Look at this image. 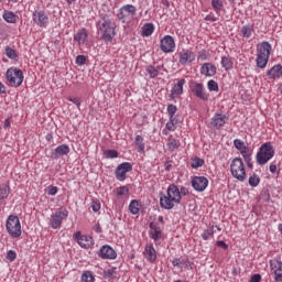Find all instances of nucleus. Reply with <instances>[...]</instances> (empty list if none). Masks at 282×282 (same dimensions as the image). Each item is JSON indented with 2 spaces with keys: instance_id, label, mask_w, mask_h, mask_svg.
I'll return each instance as SVG.
<instances>
[{
  "instance_id": "1",
  "label": "nucleus",
  "mask_w": 282,
  "mask_h": 282,
  "mask_svg": "<svg viewBox=\"0 0 282 282\" xmlns=\"http://www.w3.org/2000/svg\"><path fill=\"white\" fill-rule=\"evenodd\" d=\"M182 202V194L180 187L175 184L169 185L166 193H160V206L164 210H173L177 204Z\"/></svg>"
},
{
  "instance_id": "2",
  "label": "nucleus",
  "mask_w": 282,
  "mask_h": 282,
  "mask_svg": "<svg viewBox=\"0 0 282 282\" xmlns=\"http://www.w3.org/2000/svg\"><path fill=\"white\" fill-rule=\"evenodd\" d=\"M96 28L101 32L102 40L105 43H111L116 37V22L109 19V17H104L96 22Z\"/></svg>"
},
{
  "instance_id": "3",
  "label": "nucleus",
  "mask_w": 282,
  "mask_h": 282,
  "mask_svg": "<svg viewBox=\"0 0 282 282\" xmlns=\"http://www.w3.org/2000/svg\"><path fill=\"white\" fill-rule=\"evenodd\" d=\"M274 147L271 142H265L262 144L259 149V151L256 154V162L259 164V166H263L269 163V161L274 158Z\"/></svg>"
},
{
  "instance_id": "4",
  "label": "nucleus",
  "mask_w": 282,
  "mask_h": 282,
  "mask_svg": "<svg viewBox=\"0 0 282 282\" xmlns=\"http://www.w3.org/2000/svg\"><path fill=\"white\" fill-rule=\"evenodd\" d=\"M230 173L238 182H246L248 175L246 174V165L241 158H235L230 164Z\"/></svg>"
},
{
  "instance_id": "5",
  "label": "nucleus",
  "mask_w": 282,
  "mask_h": 282,
  "mask_svg": "<svg viewBox=\"0 0 282 282\" xmlns=\"http://www.w3.org/2000/svg\"><path fill=\"white\" fill-rule=\"evenodd\" d=\"M6 229L12 239H19L22 235L21 220L19 219V216L10 215L6 223Z\"/></svg>"
},
{
  "instance_id": "6",
  "label": "nucleus",
  "mask_w": 282,
  "mask_h": 282,
  "mask_svg": "<svg viewBox=\"0 0 282 282\" xmlns=\"http://www.w3.org/2000/svg\"><path fill=\"white\" fill-rule=\"evenodd\" d=\"M6 78L10 85V87H21L23 85V80L25 76L23 75V70L18 67L8 68L6 73Z\"/></svg>"
},
{
  "instance_id": "7",
  "label": "nucleus",
  "mask_w": 282,
  "mask_h": 282,
  "mask_svg": "<svg viewBox=\"0 0 282 282\" xmlns=\"http://www.w3.org/2000/svg\"><path fill=\"white\" fill-rule=\"evenodd\" d=\"M138 13V9L133 4H126L122 6L118 11H117V19L121 23H131L133 21V17Z\"/></svg>"
},
{
  "instance_id": "8",
  "label": "nucleus",
  "mask_w": 282,
  "mask_h": 282,
  "mask_svg": "<svg viewBox=\"0 0 282 282\" xmlns=\"http://www.w3.org/2000/svg\"><path fill=\"white\" fill-rule=\"evenodd\" d=\"M69 216V212L67 209L57 210L53 215H51L48 226L53 228V230H56L63 226V220L67 219Z\"/></svg>"
},
{
  "instance_id": "9",
  "label": "nucleus",
  "mask_w": 282,
  "mask_h": 282,
  "mask_svg": "<svg viewBox=\"0 0 282 282\" xmlns=\"http://www.w3.org/2000/svg\"><path fill=\"white\" fill-rule=\"evenodd\" d=\"M133 171V165L130 162H123L119 164L115 171V176L118 182H124L127 174Z\"/></svg>"
},
{
  "instance_id": "10",
  "label": "nucleus",
  "mask_w": 282,
  "mask_h": 282,
  "mask_svg": "<svg viewBox=\"0 0 282 282\" xmlns=\"http://www.w3.org/2000/svg\"><path fill=\"white\" fill-rule=\"evenodd\" d=\"M195 58H197V55H195V52L188 48H183L178 53V63L180 65H183V67H186V65H192Z\"/></svg>"
},
{
  "instance_id": "11",
  "label": "nucleus",
  "mask_w": 282,
  "mask_h": 282,
  "mask_svg": "<svg viewBox=\"0 0 282 282\" xmlns=\"http://www.w3.org/2000/svg\"><path fill=\"white\" fill-rule=\"evenodd\" d=\"M33 23L39 28H47L50 24V17L44 10H36L32 14Z\"/></svg>"
},
{
  "instance_id": "12",
  "label": "nucleus",
  "mask_w": 282,
  "mask_h": 282,
  "mask_svg": "<svg viewBox=\"0 0 282 282\" xmlns=\"http://www.w3.org/2000/svg\"><path fill=\"white\" fill-rule=\"evenodd\" d=\"M271 268V274L275 282H282V262L278 259H272L269 261Z\"/></svg>"
},
{
  "instance_id": "13",
  "label": "nucleus",
  "mask_w": 282,
  "mask_h": 282,
  "mask_svg": "<svg viewBox=\"0 0 282 282\" xmlns=\"http://www.w3.org/2000/svg\"><path fill=\"white\" fill-rule=\"evenodd\" d=\"M97 254L98 257H100V259H109V260L118 259V252H116V249H113L109 245H104L102 247H100Z\"/></svg>"
},
{
  "instance_id": "14",
  "label": "nucleus",
  "mask_w": 282,
  "mask_h": 282,
  "mask_svg": "<svg viewBox=\"0 0 282 282\" xmlns=\"http://www.w3.org/2000/svg\"><path fill=\"white\" fill-rule=\"evenodd\" d=\"M160 47L164 54H172V52H175V39H173L171 35H165L161 40Z\"/></svg>"
},
{
  "instance_id": "15",
  "label": "nucleus",
  "mask_w": 282,
  "mask_h": 282,
  "mask_svg": "<svg viewBox=\"0 0 282 282\" xmlns=\"http://www.w3.org/2000/svg\"><path fill=\"white\" fill-rule=\"evenodd\" d=\"M192 186L197 193H204L205 188H208V178L206 176H194Z\"/></svg>"
},
{
  "instance_id": "16",
  "label": "nucleus",
  "mask_w": 282,
  "mask_h": 282,
  "mask_svg": "<svg viewBox=\"0 0 282 282\" xmlns=\"http://www.w3.org/2000/svg\"><path fill=\"white\" fill-rule=\"evenodd\" d=\"M75 239L77 243L80 246V248H84L85 250L91 248L94 246V238L87 235L80 234V231H77L75 234Z\"/></svg>"
},
{
  "instance_id": "17",
  "label": "nucleus",
  "mask_w": 282,
  "mask_h": 282,
  "mask_svg": "<svg viewBox=\"0 0 282 282\" xmlns=\"http://www.w3.org/2000/svg\"><path fill=\"white\" fill-rule=\"evenodd\" d=\"M192 93L196 98H199V100H208L210 98V95L206 93V88H204V84L202 83H195L192 87Z\"/></svg>"
},
{
  "instance_id": "18",
  "label": "nucleus",
  "mask_w": 282,
  "mask_h": 282,
  "mask_svg": "<svg viewBox=\"0 0 282 282\" xmlns=\"http://www.w3.org/2000/svg\"><path fill=\"white\" fill-rule=\"evenodd\" d=\"M143 257L149 261L150 263H155L158 261V252L155 251V247H153L152 243H147L144 251H143Z\"/></svg>"
},
{
  "instance_id": "19",
  "label": "nucleus",
  "mask_w": 282,
  "mask_h": 282,
  "mask_svg": "<svg viewBox=\"0 0 282 282\" xmlns=\"http://www.w3.org/2000/svg\"><path fill=\"white\" fill-rule=\"evenodd\" d=\"M149 237L150 239H153L156 245L158 241L162 239V228H160V225H158V223H150Z\"/></svg>"
},
{
  "instance_id": "20",
  "label": "nucleus",
  "mask_w": 282,
  "mask_h": 282,
  "mask_svg": "<svg viewBox=\"0 0 282 282\" xmlns=\"http://www.w3.org/2000/svg\"><path fill=\"white\" fill-rule=\"evenodd\" d=\"M272 52V44L269 42H262L257 45V56H269Z\"/></svg>"
},
{
  "instance_id": "21",
  "label": "nucleus",
  "mask_w": 282,
  "mask_h": 282,
  "mask_svg": "<svg viewBox=\"0 0 282 282\" xmlns=\"http://www.w3.org/2000/svg\"><path fill=\"white\" fill-rule=\"evenodd\" d=\"M226 122H228V116L226 115L215 113L212 118V127H214V129H221Z\"/></svg>"
},
{
  "instance_id": "22",
  "label": "nucleus",
  "mask_w": 282,
  "mask_h": 282,
  "mask_svg": "<svg viewBox=\"0 0 282 282\" xmlns=\"http://www.w3.org/2000/svg\"><path fill=\"white\" fill-rule=\"evenodd\" d=\"M200 74L203 76L212 78V76H215V74H217V66L213 63H204L200 67Z\"/></svg>"
},
{
  "instance_id": "23",
  "label": "nucleus",
  "mask_w": 282,
  "mask_h": 282,
  "mask_svg": "<svg viewBox=\"0 0 282 282\" xmlns=\"http://www.w3.org/2000/svg\"><path fill=\"white\" fill-rule=\"evenodd\" d=\"M69 151H70L69 145L61 144L54 149L52 153V159L58 160V158H63L64 155H69Z\"/></svg>"
},
{
  "instance_id": "24",
  "label": "nucleus",
  "mask_w": 282,
  "mask_h": 282,
  "mask_svg": "<svg viewBox=\"0 0 282 282\" xmlns=\"http://www.w3.org/2000/svg\"><path fill=\"white\" fill-rule=\"evenodd\" d=\"M186 85V79L182 78L171 89V96H182L184 94V86Z\"/></svg>"
},
{
  "instance_id": "25",
  "label": "nucleus",
  "mask_w": 282,
  "mask_h": 282,
  "mask_svg": "<svg viewBox=\"0 0 282 282\" xmlns=\"http://www.w3.org/2000/svg\"><path fill=\"white\" fill-rule=\"evenodd\" d=\"M234 147L235 149H237V151L240 152V154L243 155H248V153H252L250 151V148H248V145H246V142L241 141V139H235L234 140Z\"/></svg>"
},
{
  "instance_id": "26",
  "label": "nucleus",
  "mask_w": 282,
  "mask_h": 282,
  "mask_svg": "<svg viewBox=\"0 0 282 282\" xmlns=\"http://www.w3.org/2000/svg\"><path fill=\"white\" fill-rule=\"evenodd\" d=\"M267 76L270 79L282 78V65L276 64L267 72Z\"/></svg>"
},
{
  "instance_id": "27",
  "label": "nucleus",
  "mask_w": 282,
  "mask_h": 282,
  "mask_svg": "<svg viewBox=\"0 0 282 282\" xmlns=\"http://www.w3.org/2000/svg\"><path fill=\"white\" fill-rule=\"evenodd\" d=\"M87 36H89V34L87 33V29H80L78 30L77 33L74 34V41L75 43H77L78 45H85V41H87Z\"/></svg>"
},
{
  "instance_id": "28",
  "label": "nucleus",
  "mask_w": 282,
  "mask_h": 282,
  "mask_svg": "<svg viewBox=\"0 0 282 282\" xmlns=\"http://www.w3.org/2000/svg\"><path fill=\"white\" fill-rule=\"evenodd\" d=\"M252 34H254V24H246L240 29V36L242 39H252Z\"/></svg>"
},
{
  "instance_id": "29",
  "label": "nucleus",
  "mask_w": 282,
  "mask_h": 282,
  "mask_svg": "<svg viewBox=\"0 0 282 282\" xmlns=\"http://www.w3.org/2000/svg\"><path fill=\"white\" fill-rule=\"evenodd\" d=\"M2 18L7 23H17V21H19V15L9 10L3 12Z\"/></svg>"
},
{
  "instance_id": "30",
  "label": "nucleus",
  "mask_w": 282,
  "mask_h": 282,
  "mask_svg": "<svg viewBox=\"0 0 282 282\" xmlns=\"http://www.w3.org/2000/svg\"><path fill=\"white\" fill-rule=\"evenodd\" d=\"M163 66H153L149 65L145 68L147 74H149V78H158L160 76V70L162 69Z\"/></svg>"
},
{
  "instance_id": "31",
  "label": "nucleus",
  "mask_w": 282,
  "mask_h": 282,
  "mask_svg": "<svg viewBox=\"0 0 282 282\" xmlns=\"http://www.w3.org/2000/svg\"><path fill=\"white\" fill-rule=\"evenodd\" d=\"M268 61H270L269 56L257 55L256 65L259 69H265V67H268Z\"/></svg>"
},
{
  "instance_id": "32",
  "label": "nucleus",
  "mask_w": 282,
  "mask_h": 282,
  "mask_svg": "<svg viewBox=\"0 0 282 282\" xmlns=\"http://www.w3.org/2000/svg\"><path fill=\"white\" fill-rule=\"evenodd\" d=\"M10 185L7 183L0 184V202L3 199H8L10 195Z\"/></svg>"
},
{
  "instance_id": "33",
  "label": "nucleus",
  "mask_w": 282,
  "mask_h": 282,
  "mask_svg": "<svg viewBox=\"0 0 282 282\" xmlns=\"http://www.w3.org/2000/svg\"><path fill=\"white\" fill-rule=\"evenodd\" d=\"M4 54L8 58H10V61H17V58H19V53H17V51L10 46L4 48Z\"/></svg>"
},
{
  "instance_id": "34",
  "label": "nucleus",
  "mask_w": 282,
  "mask_h": 282,
  "mask_svg": "<svg viewBox=\"0 0 282 282\" xmlns=\"http://www.w3.org/2000/svg\"><path fill=\"white\" fill-rule=\"evenodd\" d=\"M141 30H142V36H151L155 28L153 26V23H147L142 26Z\"/></svg>"
},
{
  "instance_id": "35",
  "label": "nucleus",
  "mask_w": 282,
  "mask_h": 282,
  "mask_svg": "<svg viewBox=\"0 0 282 282\" xmlns=\"http://www.w3.org/2000/svg\"><path fill=\"white\" fill-rule=\"evenodd\" d=\"M129 210L131 215H138L140 213V203L135 199L130 202Z\"/></svg>"
},
{
  "instance_id": "36",
  "label": "nucleus",
  "mask_w": 282,
  "mask_h": 282,
  "mask_svg": "<svg viewBox=\"0 0 282 282\" xmlns=\"http://www.w3.org/2000/svg\"><path fill=\"white\" fill-rule=\"evenodd\" d=\"M221 67L228 72L229 69H232V61L228 56H223L221 57Z\"/></svg>"
},
{
  "instance_id": "37",
  "label": "nucleus",
  "mask_w": 282,
  "mask_h": 282,
  "mask_svg": "<svg viewBox=\"0 0 282 282\" xmlns=\"http://www.w3.org/2000/svg\"><path fill=\"white\" fill-rule=\"evenodd\" d=\"M212 7L217 14L221 12L224 9V1L223 0H212Z\"/></svg>"
},
{
  "instance_id": "38",
  "label": "nucleus",
  "mask_w": 282,
  "mask_h": 282,
  "mask_svg": "<svg viewBox=\"0 0 282 282\" xmlns=\"http://www.w3.org/2000/svg\"><path fill=\"white\" fill-rule=\"evenodd\" d=\"M82 282H94L96 281L94 279V273L91 271H84L82 276H80Z\"/></svg>"
},
{
  "instance_id": "39",
  "label": "nucleus",
  "mask_w": 282,
  "mask_h": 282,
  "mask_svg": "<svg viewBox=\"0 0 282 282\" xmlns=\"http://www.w3.org/2000/svg\"><path fill=\"white\" fill-rule=\"evenodd\" d=\"M260 182H261V178L256 173H253L249 177V185L252 186V188H257V186H259Z\"/></svg>"
},
{
  "instance_id": "40",
  "label": "nucleus",
  "mask_w": 282,
  "mask_h": 282,
  "mask_svg": "<svg viewBox=\"0 0 282 282\" xmlns=\"http://www.w3.org/2000/svg\"><path fill=\"white\" fill-rule=\"evenodd\" d=\"M215 227H209L208 229L204 230L202 234V238L204 239V241H208V239H210V237H213L215 235Z\"/></svg>"
},
{
  "instance_id": "41",
  "label": "nucleus",
  "mask_w": 282,
  "mask_h": 282,
  "mask_svg": "<svg viewBox=\"0 0 282 282\" xmlns=\"http://www.w3.org/2000/svg\"><path fill=\"white\" fill-rule=\"evenodd\" d=\"M208 91H219V84L215 79L207 82Z\"/></svg>"
},
{
  "instance_id": "42",
  "label": "nucleus",
  "mask_w": 282,
  "mask_h": 282,
  "mask_svg": "<svg viewBox=\"0 0 282 282\" xmlns=\"http://www.w3.org/2000/svg\"><path fill=\"white\" fill-rule=\"evenodd\" d=\"M135 144L139 149V153H144V139H142V135L138 134L135 137Z\"/></svg>"
},
{
  "instance_id": "43",
  "label": "nucleus",
  "mask_w": 282,
  "mask_h": 282,
  "mask_svg": "<svg viewBox=\"0 0 282 282\" xmlns=\"http://www.w3.org/2000/svg\"><path fill=\"white\" fill-rule=\"evenodd\" d=\"M116 194L118 195V197H122V195H129V187L128 186L117 187Z\"/></svg>"
},
{
  "instance_id": "44",
  "label": "nucleus",
  "mask_w": 282,
  "mask_h": 282,
  "mask_svg": "<svg viewBox=\"0 0 282 282\" xmlns=\"http://www.w3.org/2000/svg\"><path fill=\"white\" fill-rule=\"evenodd\" d=\"M104 155L107 160H113L115 158H118V151L107 150V151H105Z\"/></svg>"
},
{
  "instance_id": "45",
  "label": "nucleus",
  "mask_w": 282,
  "mask_h": 282,
  "mask_svg": "<svg viewBox=\"0 0 282 282\" xmlns=\"http://www.w3.org/2000/svg\"><path fill=\"white\" fill-rule=\"evenodd\" d=\"M242 158H243L248 169H253L254 165L252 164V152L245 154Z\"/></svg>"
},
{
  "instance_id": "46",
  "label": "nucleus",
  "mask_w": 282,
  "mask_h": 282,
  "mask_svg": "<svg viewBox=\"0 0 282 282\" xmlns=\"http://www.w3.org/2000/svg\"><path fill=\"white\" fill-rule=\"evenodd\" d=\"M186 263V260H184L183 258H174L172 260V265L174 268H182V265H184Z\"/></svg>"
},
{
  "instance_id": "47",
  "label": "nucleus",
  "mask_w": 282,
  "mask_h": 282,
  "mask_svg": "<svg viewBox=\"0 0 282 282\" xmlns=\"http://www.w3.org/2000/svg\"><path fill=\"white\" fill-rule=\"evenodd\" d=\"M204 164V159H200V158H195L193 161H192V169H199L202 165Z\"/></svg>"
},
{
  "instance_id": "48",
  "label": "nucleus",
  "mask_w": 282,
  "mask_h": 282,
  "mask_svg": "<svg viewBox=\"0 0 282 282\" xmlns=\"http://www.w3.org/2000/svg\"><path fill=\"white\" fill-rule=\"evenodd\" d=\"M208 59V53L206 52V50H202L198 52V55H197V61H207Z\"/></svg>"
},
{
  "instance_id": "49",
  "label": "nucleus",
  "mask_w": 282,
  "mask_h": 282,
  "mask_svg": "<svg viewBox=\"0 0 282 282\" xmlns=\"http://www.w3.org/2000/svg\"><path fill=\"white\" fill-rule=\"evenodd\" d=\"M167 113L169 116H171L173 118V116H175V113H177V106L171 104L167 106Z\"/></svg>"
},
{
  "instance_id": "50",
  "label": "nucleus",
  "mask_w": 282,
  "mask_h": 282,
  "mask_svg": "<svg viewBox=\"0 0 282 282\" xmlns=\"http://www.w3.org/2000/svg\"><path fill=\"white\" fill-rule=\"evenodd\" d=\"M47 195H51L52 197H54V195H56L58 193V187L50 185L46 189Z\"/></svg>"
},
{
  "instance_id": "51",
  "label": "nucleus",
  "mask_w": 282,
  "mask_h": 282,
  "mask_svg": "<svg viewBox=\"0 0 282 282\" xmlns=\"http://www.w3.org/2000/svg\"><path fill=\"white\" fill-rule=\"evenodd\" d=\"M76 65H85L87 63V57L85 55H78L75 61Z\"/></svg>"
},
{
  "instance_id": "52",
  "label": "nucleus",
  "mask_w": 282,
  "mask_h": 282,
  "mask_svg": "<svg viewBox=\"0 0 282 282\" xmlns=\"http://www.w3.org/2000/svg\"><path fill=\"white\" fill-rule=\"evenodd\" d=\"M7 259H8V261H10L12 263V261H14L17 259V251L9 250L7 252Z\"/></svg>"
},
{
  "instance_id": "53",
  "label": "nucleus",
  "mask_w": 282,
  "mask_h": 282,
  "mask_svg": "<svg viewBox=\"0 0 282 282\" xmlns=\"http://www.w3.org/2000/svg\"><path fill=\"white\" fill-rule=\"evenodd\" d=\"M177 141L176 140H172L167 143V148L170 149V151H175V149H177Z\"/></svg>"
},
{
  "instance_id": "54",
  "label": "nucleus",
  "mask_w": 282,
  "mask_h": 282,
  "mask_svg": "<svg viewBox=\"0 0 282 282\" xmlns=\"http://www.w3.org/2000/svg\"><path fill=\"white\" fill-rule=\"evenodd\" d=\"M90 208L94 213H98V210H100V203L93 202Z\"/></svg>"
},
{
  "instance_id": "55",
  "label": "nucleus",
  "mask_w": 282,
  "mask_h": 282,
  "mask_svg": "<svg viewBox=\"0 0 282 282\" xmlns=\"http://www.w3.org/2000/svg\"><path fill=\"white\" fill-rule=\"evenodd\" d=\"M216 246H217L218 248H223V250H228V243H226L224 240H218V241L216 242Z\"/></svg>"
},
{
  "instance_id": "56",
  "label": "nucleus",
  "mask_w": 282,
  "mask_h": 282,
  "mask_svg": "<svg viewBox=\"0 0 282 282\" xmlns=\"http://www.w3.org/2000/svg\"><path fill=\"white\" fill-rule=\"evenodd\" d=\"M167 131H175V122L169 121L165 126Z\"/></svg>"
},
{
  "instance_id": "57",
  "label": "nucleus",
  "mask_w": 282,
  "mask_h": 282,
  "mask_svg": "<svg viewBox=\"0 0 282 282\" xmlns=\"http://www.w3.org/2000/svg\"><path fill=\"white\" fill-rule=\"evenodd\" d=\"M250 282H261V274H253Z\"/></svg>"
},
{
  "instance_id": "58",
  "label": "nucleus",
  "mask_w": 282,
  "mask_h": 282,
  "mask_svg": "<svg viewBox=\"0 0 282 282\" xmlns=\"http://www.w3.org/2000/svg\"><path fill=\"white\" fill-rule=\"evenodd\" d=\"M69 102L76 105V107H80V99L79 98H68Z\"/></svg>"
},
{
  "instance_id": "59",
  "label": "nucleus",
  "mask_w": 282,
  "mask_h": 282,
  "mask_svg": "<svg viewBox=\"0 0 282 282\" xmlns=\"http://www.w3.org/2000/svg\"><path fill=\"white\" fill-rule=\"evenodd\" d=\"M270 173H276V162H272L269 166Z\"/></svg>"
},
{
  "instance_id": "60",
  "label": "nucleus",
  "mask_w": 282,
  "mask_h": 282,
  "mask_svg": "<svg viewBox=\"0 0 282 282\" xmlns=\"http://www.w3.org/2000/svg\"><path fill=\"white\" fill-rule=\"evenodd\" d=\"M188 193H189V192H188V188H186V187H184V186L181 187V189H180L181 196H182V195L186 196V195H188Z\"/></svg>"
},
{
  "instance_id": "61",
  "label": "nucleus",
  "mask_w": 282,
  "mask_h": 282,
  "mask_svg": "<svg viewBox=\"0 0 282 282\" xmlns=\"http://www.w3.org/2000/svg\"><path fill=\"white\" fill-rule=\"evenodd\" d=\"M205 21H212V23H214L215 21H217L215 15H206Z\"/></svg>"
},
{
  "instance_id": "62",
  "label": "nucleus",
  "mask_w": 282,
  "mask_h": 282,
  "mask_svg": "<svg viewBox=\"0 0 282 282\" xmlns=\"http://www.w3.org/2000/svg\"><path fill=\"white\" fill-rule=\"evenodd\" d=\"M94 230H95V232L100 234V232H102V227H100V224H96L94 227Z\"/></svg>"
},
{
  "instance_id": "63",
  "label": "nucleus",
  "mask_w": 282,
  "mask_h": 282,
  "mask_svg": "<svg viewBox=\"0 0 282 282\" xmlns=\"http://www.w3.org/2000/svg\"><path fill=\"white\" fill-rule=\"evenodd\" d=\"M106 276H108V279H110V276H113V270L109 269L105 272Z\"/></svg>"
},
{
  "instance_id": "64",
  "label": "nucleus",
  "mask_w": 282,
  "mask_h": 282,
  "mask_svg": "<svg viewBox=\"0 0 282 282\" xmlns=\"http://www.w3.org/2000/svg\"><path fill=\"white\" fill-rule=\"evenodd\" d=\"M0 94H6V85L0 82Z\"/></svg>"
}]
</instances>
